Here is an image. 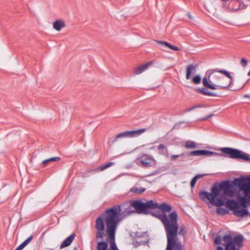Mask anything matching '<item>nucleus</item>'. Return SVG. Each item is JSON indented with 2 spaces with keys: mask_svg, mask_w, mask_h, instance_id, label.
Instances as JSON below:
<instances>
[{
  "mask_svg": "<svg viewBox=\"0 0 250 250\" xmlns=\"http://www.w3.org/2000/svg\"><path fill=\"white\" fill-rule=\"evenodd\" d=\"M221 151L224 153L229 154V157L231 159H241L250 162V156L240 150L230 147H223Z\"/></svg>",
  "mask_w": 250,
  "mask_h": 250,
  "instance_id": "7",
  "label": "nucleus"
},
{
  "mask_svg": "<svg viewBox=\"0 0 250 250\" xmlns=\"http://www.w3.org/2000/svg\"><path fill=\"white\" fill-rule=\"evenodd\" d=\"M136 164L140 167H149L155 165L156 161L154 159L147 154H143L140 157L135 160Z\"/></svg>",
  "mask_w": 250,
  "mask_h": 250,
  "instance_id": "9",
  "label": "nucleus"
},
{
  "mask_svg": "<svg viewBox=\"0 0 250 250\" xmlns=\"http://www.w3.org/2000/svg\"><path fill=\"white\" fill-rule=\"evenodd\" d=\"M182 146L186 149H194L197 147V143L192 141H187L184 142Z\"/></svg>",
  "mask_w": 250,
  "mask_h": 250,
  "instance_id": "17",
  "label": "nucleus"
},
{
  "mask_svg": "<svg viewBox=\"0 0 250 250\" xmlns=\"http://www.w3.org/2000/svg\"><path fill=\"white\" fill-rule=\"evenodd\" d=\"M65 26V22L61 20H56L53 23V28L58 31H61V29Z\"/></svg>",
  "mask_w": 250,
  "mask_h": 250,
  "instance_id": "13",
  "label": "nucleus"
},
{
  "mask_svg": "<svg viewBox=\"0 0 250 250\" xmlns=\"http://www.w3.org/2000/svg\"><path fill=\"white\" fill-rule=\"evenodd\" d=\"M25 246L22 243L15 250H22Z\"/></svg>",
  "mask_w": 250,
  "mask_h": 250,
  "instance_id": "35",
  "label": "nucleus"
},
{
  "mask_svg": "<svg viewBox=\"0 0 250 250\" xmlns=\"http://www.w3.org/2000/svg\"><path fill=\"white\" fill-rule=\"evenodd\" d=\"M244 237L242 235H237L233 239L232 238V242L236 247L240 248L243 246Z\"/></svg>",
  "mask_w": 250,
  "mask_h": 250,
  "instance_id": "16",
  "label": "nucleus"
},
{
  "mask_svg": "<svg viewBox=\"0 0 250 250\" xmlns=\"http://www.w3.org/2000/svg\"><path fill=\"white\" fill-rule=\"evenodd\" d=\"M248 75L249 76H250V71H249V72H248Z\"/></svg>",
  "mask_w": 250,
  "mask_h": 250,
  "instance_id": "42",
  "label": "nucleus"
},
{
  "mask_svg": "<svg viewBox=\"0 0 250 250\" xmlns=\"http://www.w3.org/2000/svg\"><path fill=\"white\" fill-rule=\"evenodd\" d=\"M219 154L217 153L214 152L212 151H210L207 150H194L190 152L189 153V155L190 156H210V155H214L217 156Z\"/></svg>",
  "mask_w": 250,
  "mask_h": 250,
  "instance_id": "11",
  "label": "nucleus"
},
{
  "mask_svg": "<svg viewBox=\"0 0 250 250\" xmlns=\"http://www.w3.org/2000/svg\"><path fill=\"white\" fill-rule=\"evenodd\" d=\"M115 165L114 162H109L105 165H102L101 167H99V169L100 171H104L105 169L110 167L112 166H113Z\"/></svg>",
  "mask_w": 250,
  "mask_h": 250,
  "instance_id": "23",
  "label": "nucleus"
},
{
  "mask_svg": "<svg viewBox=\"0 0 250 250\" xmlns=\"http://www.w3.org/2000/svg\"><path fill=\"white\" fill-rule=\"evenodd\" d=\"M240 63L244 67H246L248 64V61L246 59L243 58L241 60Z\"/></svg>",
  "mask_w": 250,
  "mask_h": 250,
  "instance_id": "32",
  "label": "nucleus"
},
{
  "mask_svg": "<svg viewBox=\"0 0 250 250\" xmlns=\"http://www.w3.org/2000/svg\"><path fill=\"white\" fill-rule=\"evenodd\" d=\"M197 181V180L195 177H194L191 180V182H190V186L192 188H193L195 186Z\"/></svg>",
  "mask_w": 250,
  "mask_h": 250,
  "instance_id": "33",
  "label": "nucleus"
},
{
  "mask_svg": "<svg viewBox=\"0 0 250 250\" xmlns=\"http://www.w3.org/2000/svg\"><path fill=\"white\" fill-rule=\"evenodd\" d=\"M158 149L160 151V154H163L164 153V150L167 149V147L163 144H160L158 146Z\"/></svg>",
  "mask_w": 250,
  "mask_h": 250,
  "instance_id": "29",
  "label": "nucleus"
},
{
  "mask_svg": "<svg viewBox=\"0 0 250 250\" xmlns=\"http://www.w3.org/2000/svg\"><path fill=\"white\" fill-rule=\"evenodd\" d=\"M205 89V88L202 87V88H198L196 89V91H197L199 94H202L204 92V90Z\"/></svg>",
  "mask_w": 250,
  "mask_h": 250,
  "instance_id": "34",
  "label": "nucleus"
},
{
  "mask_svg": "<svg viewBox=\"0 0 250 250\" xmlns=\"http://www.w3.org/2000/svg\"><path fill=\"white\" fill-rule=\"evenodd\" d=\"M75 237V234L74 233L70 235L69 237H68L67 238H66L61 244L60 246V248L62 249L65 247H68L69 246L73 240L74 239Z\"/></svg>",
  "mask_w": 250,
  "mask_h": 250,
  "instance_id": "14",
  "label": "nucleus"
},
{
  "mask_svg": "<svg viewBox=\"0 0 250 250\" xmlns=\"http://www.w3.org/2000/svg\"><path fill=\"white\" fill-rule=\"evenodd\" d=\"M108 247V243L106 241H100L98 242L97 245V250H106ZM108 250H112L110 248Z\"/></svg>",
  "mask_w": 250,
  "mask_h": 250,
  "instance_id": "19",
  "label": "nucleus"
},
{
  "mask_svg": "<svg viewBox=\"0 0 250 250\" xmlns=\"http://www.w3.org/2000/svg\"><path fill=\"white\" fill-rule=\"evenodd\" d=\"M188 16L190 19L192 18V16L190 15L189 13H188Z\"/></svg>",
  "mask_w": 250,
  "mask_h": 250,
  "instance_id": "40",
  "label": "nucleus"
},
{
  "mask_svg": "<svg viewBox=\"0 0 250 250\" xmlns=\"http://www.w3.org/2000/svg\"><path fill=\"white\" fill-rule=\"evenodd\" d=\"M213 16H215L216 17H218V14L216 13H214V14H213Z\"/></svg>",
  "mask_w": 250,
  "mask_h": 250,
  "instance_id": "41",
  "label": "nucleus"
},
{
  "mask_svg": "<svg viewBox=\"0 0 250 250\" xmlns=\"http://www.w3.org/2000/svg\"><path fill=\"white\" fill-rule=\"evenodd\" d=\"M215 244H222L225 246L226 250H239L235 248V245L232 242V237L229 235H224L223 238L220 236H218L214 240ZM216 250H224V249L221 246H218Z\"/></svg>",
  "mask_w": 250,
  "mask_h": 250,
  "instance_id": "8",
  "label": "nucleus"
},
{
  "mask_svg": "<svg viewBox=\"0 0 250 250\" xmlns=\"http://www.w3.org/2000/svg\"><path fill=\"white\" fill-rule=\"evenodd\" d=\"M204 175H202V174H198V175H196L194 177L197 179L198 180V179L199 178H202L203 177Z\"/></svg>",
  "mask_w": 250,
  "mask_h": 250,
  "instance_id": "37",
  "label": "nucleus"
},
{
  "mask_svg": "<svg viewBox=\"0 0 250 250\" xmlns=\"http://www.w3.org/2000/svg\"><path fill=\"white\" fill-rule=\"evenodd\" d=\"M201 82V78L199 75H197L192 79V82L194 84H199Z\"/></svg>",
  "mask_w": 250,
  "mask_h": 250,
  "instance_id": "26",
  "label": "nucleus"
},
{
  "mask_svg": "<svg viewBox=\"0 0 250 250\" xmlns=\"http://www.w3.org/2000/svg\"><path fill=\"white\" fill-rule=\"evenodd\" d=\"M195 109V107H194V106H192V107L190 108H188V111H190L193 109Z\"/></svg>",
  "mask_w": 250,
  "mask_h": 250,
  "instance_id": "38",
  "label": "nucleus"
},
{
  "mask_svg": "<svg viewBox=\"0 0 250 250\" xmlns=\"http://www.w3.org/2000/svg\"><path fill=\"white\" fill-rule=\"evenodd\" d=\"M202 95L213 97L217 96L216 93L208 91L206 88L204 90V92L203 93Z\"/></svg>",
  "mask_w": 250,
  "mask_h": 250,
  "instance_id": "27",
  "label": "nucleus"
},
{
  "mask_svg": "<svg viewBox=\"0 0 250 250\" xmlns=\"http://www.w3.org/2000/svg\"><path fill=\"white\" fill-rule=\"evenodd\" d=\"M159 208L162 211V212H151V214L153 216L156 217L157 218V214H162V213H165L167 214L166 212H169L172 210V207L170 205L167 204L165 203H163L160 205H158L157 204V207L155 208Z\"/></svg>",
  "mask_w": 250,
  "mask_h": 250,
  "instance_id": "10",
  "label": "nucleus"
},
{
  "mask_svg": "<svg viewBox=\"0 0 250 250\" xmlns=\"http://www.w3.org/2000/svg\"><path fill=\"white\" fill-rule=\"evenodd\" d=\"M152 62H149L143 65L136 67L133 70L134 74L137 75L142 73L146 70L150 65H152Z\"/></svg>",
  "mask_w": 250,
  "mask_h": 250,
  "instance_id": "12",
  "label": "nucleus"
},
{
  "mask_svg": "<svg viewBox=\"0 0 250 250\" xmlns=\"http://www.w3.org/2000/svg\"><path fill=\"white\" fill-rule=\"evenodd\" d=\"M61 158L59 157H52L42 161V164L43 166H46L49 162H58L60 161Z\"/></svg>",
  "mask_w": 250,
  "mask_h": 250,
  "instance_id": "22",
  "label": "nucleus"
},
{
  "mask_svg": "<svg viewBox=\"0 0 250 250\" xmlns=\"http://www.w3.org/2000/svg\"><path fill=\"white\" fill-rule=\"evenodd\" d=\"M33 236L32 235H31L30 237H29L27 239H26L22 243L23 245L26 246H27L33 239Z\"/></svg>",
  "mask_w": 250,
  "mask_h": 250,
  "instance_id": "30",
  "label": "nucleus"
},
{
  "mask_svg": "<svg viewBox=\"0 0 250 250\" xmlns=\"http://www.w3.org/2000/svg\"><path fill=\"white\" fill-rule=\"evenodd\" d=\"M146 190V189L144 188H138L137 187H132L130 189V192H132L137 194H140L143 193Z\"/></svg>",
  "mask_w": 250,
  "mask_h": 250,
  "instance_id": "21",
  "label": "nucleus"
},
{
  "mask_svg": "<svg viewBox=\"0 0 250 250\" xmlns=\"http://www.w3.org/2000/svg\"><path fill=\"white\" fill-rule=\"evenodd\" d=\"M217 69L208 70L206 76L203 78V84L205 87L215 90L219 87L226 88L231 83L230 79H226L219 75L214 74Z\"/></svg>",
  "mask_w": 250,
  "mask_h": 250,
  "instance_id": "4",
  "label": "nucleus"
},
{
  "mask_svg": "<svg viewBox=\"0 0 250 250\" xmlns=\"http://www.w3.org/2000/svg\"><path fill=\"white\" fill-rule=\"evenodd\" d=\"M156 42L162 45V46H164L165 47H168L170 49L173 50H174V51H179L180 50V48L176 46H174V45H171V44L169 43L168 42H163V41H156Z\"/></svg>",
  "mask_w": 250,
  "mask_h": 250,
  "instance_id": "18",
  "label": "nucleus"
},
{
  "mask_svg": "<svg viewBox=\"0 0 250 250\" xmlns=\"http://www.w3.org/2000/svg\"><path fill=\"white\" fill-rule=\"evenodd\" d=\"M76 249L75 248V250H76Z\"/></svg>",
  "mask_w": 250,
  "mask_h": 250,
  "instance_id": "43",
  "label": "nucleus"
},
{
  "mask_svg": "<svg viewBox=\"0 0 250 250\" xmlns=\"http://www.w3.org/2000/svg\"><path fill=\"white\" fill-rule=\"evenodd\" d=\"M203 106L201 104H198V105H195L194 107H195V108H199V107H202Z\"/></svg>",
  "mask_w": 250,
  "mask_h": 250,
  "instance_id": "39",
  "label": "nucleus"
},
{
  "mask_svg": "<svg viewBox=\"0 0 250 250\" xmlns=\"http://www.w3.org/2000/svg\"><path fill=\"white\" fill-rule=\"evenodd\" d=\"M221 206L218 207L219 208H217L216 212L221 215H225L227 213H228V210L225 208H220Z\"/></svg>",
  "mask_w": 250,
  "mask_h": 250,
  "instance_id": "24",
  "label": "nucleus"
},
{
  "mask_svg": "<svg viewBox=\"0 0 250 250\" xmlns=\"http://www.w3.org/2000/svg\"><path fill=\"white\" fill-rule=\"evenodd\" d=\"M249 197L242 196L239 198V205H240L243 208H247L248 207V201Z\"/></svg>",
  "mask_w": 250,
  "mask_h": 250,
  "instance_id": "20",
  "label": "nucleus"
},
{
  "mask_svg": "<svg viewBox=\"0 0 250 250\" xmlns=\"http://www.w3.org/2000/svg\"><path fill=\"white\" fill-rule=\"evenodd\" d=\"M130 205L138 213L148 214L149 213V209H154L157 207V203H154L152 200L148 201L146 203L142 202L139 200H133L130 202Z\"/></svg>",
  "mask_w": 250,
  "mask_h": 250,
  "instance_id": "5",
  "label": "nucleus"
},
{
  "mask_svg": "<svg viewBox=\"0 0 250 250\" xmlns=\"http://www.w3.org/2000/svg\"><path fill=\"white\" fill-rule=\"evenodd\" d=\"M121 211V206H114L106 209L95 220L96 239H103L106 234V241L111 245L112 250H119L115 243V234L122 220Z\"/></svg>",
  "mask_w": 250,
  "mask_h": 250,
  "instance_id": "2",
  "label": "nucleus"
},
{
  "mask_svg": "<svg viewBox=\"0 0 250 250\" xmlns=\"http://www.w3.org/2000/svg\"><path fill=\"white\" fill-rule=\"evenodd\" d=\"M195 71L196 69L193 65L190 64L188 65L186 68V79H190L191 78V75L195 72Z\"/></svg>",
  "mask_w": 250,
  "mask_h": 250,
  "instance_id": "15",
  "label": "nucleus"
},
{
  "mask_svg": "<svg viewBox=\"0 0 250 250\" xmlns=\"http://www.w3.org/2000/svg\"><path fill=\"white\" fill-rule=\"evenodd\" d=\"M216 69H217V71H216V72H219V73H220L221 74H223L226 76H227L228 78H229V79H230V80L232 79V77L230 75V73L228 71H227V70H219V69H218L217 68Z\"/></svg>",
  "mask_w": 250,
  "mask_h": 250,
  "instance_id": "25",
  "label": "nucleus"
},
{
  "mask_svg": "<svg viewBox=\"0 0 250 250\" xmlns=\"http://www.w3.org/2000/svg\"><path fill=\"white\" fill-rule=\"evenodd\" d=\"M212 116V114H210V115L207 116V117H206L205 118H202V119H200L199 121H202L206 120L208 119V118H210Z\"/></svg>",
  "mask_w": 250,
  "mask_h": 250,
  "instance_id": "36",
  "label": "nucleus"
},
{
  "mask_svg": "<svg viewBox=\"0 0 250 250\" xmlns=\"http://www.w3.org/2000/svg\"><path fill=\"white\" fill-rule=\"evenodd\" d=\"M184 153H182V154H181L180 155H172L170 156V160L171 161H175V160H176V159L177 158L182 157V156H184Z\"/></svg>",
  "mask_w": 250,
  "mask_h": 250,
  "instance_id": "31",
  "label": "nucleus"
},
{
  "mask_svg": "<svg viewBox=\"0 0 250 250\" xmlns=\"http://www.w3.org/2000/svg\"><path fill=\"white\" fill-rule=\"evenodd\" d=\"M146 130V128H141L135 130L125 131L109 138V142L111 144H113L120 138L137 137L145 132Z\"/></svg>",
  "mask_w": 250,
  "mask_h": 250,
  "instance_id": "6",
  "label": "nucleus"
},
{
  "mask_svg": "<svg viewBox=\"0 0 250 250\" xmlns=\"http://www.w3.org/2000/svg\"><path fill=\"white\" fill-rule=\"evenodd\" d=\"M234 195L235 191L229 181L215 183L212 187L210 192L202 191L199 193L200 197L203 201L207 199L210 203L216 207L225 205L228 208L233 211L236 216H248L249 215V211L246 208L240 209L238 202L233 199L227 200L226 197H233Z\"/></svg>",
  "mask_w": 250,
  "mask_h": 250,
  "instance_id": "1",
  "label": "nucleus"
},
{
  "mask_svg": "<svg viewBox=\"0 0 250 250\" xmlns=\"http://www.w3.org/2000/svg\"><path fill=\"white\" fill-rule=\"evenodd\" d=\"M202 95L213 97L217 96L216 93L208 91L206 88L204 90V92L203 93Z\"/></svg>",
  "mask_w": 250,
  "mask_h": 250,
  "instance_id": "28",
  "label": "nucleus"
},
{
  "mask_svg": "<svg viewBox=\"0 0 250 250\" xmlns=\"http://www.w3.org/2000/svg\"><path fill=\"white\" fill-rule=\"evenodd\" d=\"M157 216L163 224L167 239L166 250H182L181 242L178 238V235L183 236L187 233L184 226L179 228L178 214L176 211L169 214H157Z\"/></svg>",
  "mask_w": 250,
  "mask_h": 250,
  "instance_id": "3",
  "label": "nucleus"
}]
</instances>
